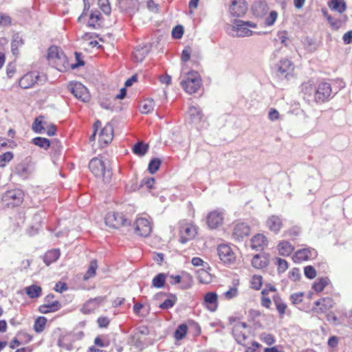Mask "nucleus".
<instances>
[{
    "label": "nucleus",
    "instance_id": "nucleus-1",
    "mask_svg": "<svg viewBox=\"0 0 352 352\" xmlns=\"http://www.w3.org/2000/svg\"><path fill=\"white\" fill-rule=\"evenodd\" d=\"M301 91L304 99L309 100L312 98L316 104H324L330 101L334 96L331 85L324 80L316 83L308 81L302 85Z\"/></svg>",
    "mask_w": 352,
    "mask_h": 352
},
{
    "label": "nucleus",
    "instance_id": "nucleus-2",
    "mask_svg": "<svg viewBox=\"0 0 352 352\" xmlns=\"http://www.w3.org/2000/svg\"><path fill=\"white\" fill-rule=\"evenodd\" d=\"M270 292H274L272 298L275 305L276 311L280 318H283L287 310V305L278 293L277 289L272 285H267L265 288L261 291V305L265 309H270L272 308V300L270 296Z\"/></svg>",
    "mask_w": 352,
    "mask_h": 352
},
{
    "label": "nucleus",
    "instance_id": "nucleus-3",
    "mask_svg": "<svg viewBox=\"0 0 352 352\" xmlns=\"http://www.w3.org/2000/svg\"><path fill=\"white\" fill-rule=\"evenodd\" d=\"M101 122L96 120L93 126L94 131L89 137V141L94 142L96 140V135H98V144L100 147H104L111 142L113 138V128L111 124H107L101 128Z\"/></svg>",
    "mask_w": 352,
    "mask_h": 352
},
{
    "label": "nucleus",
    "instance_id": "nucleus-4",
    "mask_svg": "<svg viewBox=\"0 0 352 352\" xmlns=\"http://www.w3.org/2000/svg\"><path fill=\"white\" fill-rule=\"evenodd\" d=\"M24 192L19 188L6 190L2 194L1 203L3 208H14L19 207L24 201Z\"/></svg>",
    "mask_w": 352,
    "mask_h": 352
},
{
    "label": "nucleus",
    "instance_id": "nucleus-5",
    "mask_svg": "<svg viewBox=\"0 0 352 352\" xmlns=\"http://www.w3.org/2000/svg\"><path fill=\"white\" fill-rule=\"evenodd\" d=\"M47 59L60 72L66 71L69 67L66 56L57 46H51L48 49Z\"/></svg>",
    "mask_w": 352,
    "mask_h": 352
},
{
    "label": "nucleus",
    "instance_id": "nucleus-6",
    "mask_svg": "<svg viewBox=\"0 0 352 352\" xmlns=\"http://www.w3.org/2000/svg\"><path fill=\"white\" fill-rule=\"evenodd\" d=\"M89 168L91 172L98 178L101 179L104 182H108L112 176V173L109 169L103 160L99 157H94L89 164Z\"/></svg>",
    "mask_w": 352,
    "mask_h": 352
},
{
    "label": "nucleus",
    "instance_id": "nucleus-7",
    "mask_svg": "<svg viewBox=\"0 0 352 352\" xmlns=\"http://www.w3.org/2000/svg\"><path fill=\"white\" fill-rule=\"evenodd\" d=\"M201 85V78L199 74L195 71L188 72L186 74L185 78L181 82V86L189 94L197 93Z\"/></svg>",
    "mask_w": 352,
    "mask_h": 352
},
{
    "label": "nucleus",
    "instance_id": "nucleus-8",
    "mask_svg": "<svg viewBox=\"0 0 352 352\" xmlns=\"http://www.w3.org/2000/svg\"><path fill=\"white\" fill-rule=\"evenodd\" d=\"M107 226L112 229H119L130 225V220L122 212L118 210L109 211L104 217Z\"/></svg>",
    "mask_w": 352,
    "mask_h": 352
},
{
    "label": "nucleus",
    "instance_id": "nucleus-9",
    "mask_svg": "<svg viewBox=\"0 0 352 352\" xmlns=\"http://www.w3.org/2000/svg\"><path fill=\"white\" fill-rule=\"evenodd\" d=\"M197 226L192 222L186 220L179 223V241L186 243L195 238L197 234Z\"/></svg>",
    "mask_w": 352,
    "mask_h": 352
},
{
    "label": "nucleus",
    "instance_id": "nucleus-10",
    "mask_svg": "<svg viewBox=\"0 0 352 352\" xmlns=\"http://www.w3.org/2000/svg\"><path fill=\"white\" fill-rule=\"evenodd\" d=\"M32 130L38 133H46L49 136H53L56 133V127L52 123H47L43 116L36 117L32 126Z\"/></svg>",
    "mask_w": 352,
    "mask_h": 352
},
{
    "label": "nucleus",
    "instance_id": "nucleus-11",
    "mask_svg": "<svg viewBox=\"0 0 352 352\" xmlns=\"http://www.w3.org/2000/svg\"><path fill=\"white\" fill-rule=\"evenodd\" d=\"M217 250L218 257L223 264L230 266L235 263L236 256L230 245L224 243L220 244Z\"/></svg>",
    "mask_w": 352,
    "mask_h": 352
},
{
    "label": "nucleus",
    "instance_id": "nucleus-12",
    "mask_svg": "<svg viewBox=\"0 0 352 352\" xmlns=\"http://www.w3.org/2000/svg\"><path fill=\"white\" fill-rule=\"evenodd\" d=\"M62 307L61 303L55 299L54 294H47L44 298V303L38 307V311L43 314H48L58 311Z\"/></svg>",
    "mask_w": 352,
    "mask_h": 352
},
{
    "label": "nucleus",
    "instance_id": "nucleus-13",
    "mask_svg": "<svg viewBox=\"0 0 352 352\" xmlns=\"http://www.w3.org/2000/svg\"><path fill=\"white\" fill-rule=\"evenodd\" d=\"M69 89L76 98L88 102L91 100V95L87 88L78 82H72L69 84Z\"/></svg>",
    "mask_w": 352,
    "mask_h": 352
},
{
    "label": "nucleus",
    "instance_id": "nucleus-14",
    "mask_svg": "<svg viewBox=\"0 0 352 352\" xmlns=\"http://www.w3.org/2000/svg\"><path fill=\"white\" fill-rule=\"evenodd\" d=\"M135 231L138 235L146 237L152 231V224L148 219L137 218L135 221Z\"/></svg>",
    "mask_w": 352,
    "mask_h": 352
},
{
    "label": "nucleus",
    "instance_id": "nucleus-15",
    "mask_svg": "<svg viewBox=\"0 0 352 352\" xmlns=\"http://www.w3.org/2000/svg\"><path fill=\"white\" fill-rule=\"evenodd\" d=\"M223 220V213L220 210H212L206 217V223L210 229H217L222 226Z\"/></svg>",
    "mask_w": 352,
    "mask_h": 352
},
{
    "label": "nucleus",
    "instance_id": "nucleus-16",
    "mask_svg": "<svg viewBox=\"0 0 352 352\" xmlns=\"http://www.w3.org/2000/svg\"><path fill=\"white\" fill-rule=\"evenodd\" d=\"M202 305L211 312L216 311L219 307L218 295L214 292H209L204 294Z\"/></svg>",
    "mask_w": 352,
    "mask_h": 352
},
{
    "label": "nucleus",
    "instance_id": "nucleus-17",
    "mask_svg": "<svg viewBox=\"0 0 352 352\" xmlns=\"http://www.w3.org/2000/svg\"><path fill=\"white\" fill-rule=\"evenodd\" d=\"M229 11L233 16H242L248 11V3L245 0H232Z\"/></svg>",
    "mask_w": 352,
    "mask_h": 352
},
{
    "label": "nucleus",
    "instance_id": "nucleus-18",
    "mask_svg": "<svg viewBox=\"0 0 352 352\" xmlns=\"http://www.w3.org/2000/svg\"><path fill=\"white\" fill-rule=\"evenodd\" d=\"M104 300L105 298L102 296L91 298L83 304L80 311L84 314L94 313Z\"/></svg>",
    "mask_w": 352,
    "mask_h": 352
},
{
    "label": "nucleus",
    "instance_id": "nucleus-19",
    "mask_svg": "<svg viewBox=\"0 0 352 352\" xmlns=\"http://www.w3.org/2000/svg\"><path fill=\"white\" fill-rule=\"evenodd\" d=\"M315 307L314 311L318 314L326 313L331 309L334 305V300L331 297H324L319 299L314 302Z\"/></svg>",
    "mask_w": 352,
    "mask_h": 352
},
{
    "label": "nucleus",
    "instance_id": "nucleus-20",
    "mask_svg": "<svg viewBox=\"0 0 352 352\" xmlns=\"http://www.w3.org/2000/svg\"><path fill=\"white\" fill-rule=\"evenodd\" d=\"M38 79L39 75L37 72H28L19 80V85L22 89H29L32 87Z\"/></svg>",
    "mask_w": 352,
    "mask_h": 352
},
{
    "label": "nucleus",
    "instance_id": "nucleus-21",
    "mask_svg": "<svg viewBox=\"0 0 352 352\" xmlns=\"http://www.w3.org/2000/svg\"><path fill=\"white\" fill-rule=\"evenodd\" d=\"M247 327L248 325L245 322H238L234 326L233 335L237 342L243 344L245 341L247 334L244 330H245Z\"/></svg>",
    "mask_w": 352,
    "mask_h": 352
},
{
    "label": "nucleus",
    "instance_id": "nucleus-22",
    "mask_svg": "<svg viewBox=\"0 0 352 352\" xmlns=\"http://www.w3.org/2000/svg\"><path fill=\"white\" fill-rule=\"evenodd\" d=\"M322 13L325 19L327 20L331 28L333 30H338L344 23L347 21V16H344L343 19H335L332 17L326 9H322Z\"/></svg>",
    "mask_w": 352,
    "mask_h": 352
},
{
    "label": "nucleus",
    "instance_id": "nucleus-23",
    "mask_svg": "<svg viewBox=\"0 0 352 352\" xmlns=\"http://www.w3.org/2000/svg\"><path fill=\"white\" fill-rule=\"evenodd\" d=\"M267 228L274 234H278L283 226V221L280 217L272 215L266 221Z\"/></svg>",
    "mask_w": 352,
    "mask_h": 352
},
{
    "label": "nucleus",
    "instance_id": "nucleus-24",
    "mask_svg": "<svg viewBox=\"0 0 352 352\" xmlns=\"http://www.w3.org/2000/svg\"><path fill=\"white\" fill-rule=\"evenodd\" d=\"M268 243V240L263 234H256L251 239V248L256 250H263Z\"/></svg>",
    "mask_w": 352,
    "mask_h": 352
},
{
    "label": "nucleus",
    "instance_id": "nucleus-25",
    "mask_svg": "<svg viewBox=\"0 0 352 352\" xmlns=\"http://www.w3.org/2000/svg\"><path fill=\"white\" fill-rule=\"evenodd\" d=\"M250 233V227L245 223H241L234 226L232 235L236 240H241L248 236Z\"/></svg>",
    "mask_w": 352,
    "mask_h": 352
},
{
    "label": "nucleus",
    "instance_id": "nucleus-26",
    "mask_svg": "<svg viewBox=\"0 0 352 352\" xmlns=\"http://www.w3.org/2000/svg\"><path fill=\"white\" fill-rule=\"evenodd\" d=\"M314 250L304 248L297 250L293 255L292 259L295 263H302L310 260L313 256Z\"/></svg>",
    "mask_w": 352,
    "mask_h": 352
},
{
    "label": "nucleus",
    "instance_id": "nucleus-27",
    "mask_svg": "<svg viewBox=\"0 0 352 352\" xmlns=\"http://www.w3.org/2000/svg\"><path fill=\"white\" fill-rule=\"evenodd\" d=\"M234 28L235 29L238 36H250L253 33L252 30H250L244 25V21L241 20L234 21Z\"/></svg>",
    "mask_w": 352,
    "mask_h": 352
},
{
    "label": "nucleus",
    "instance_id": "nucleus-28",
    "mask_svg": "<svg viewBox=\"0 0 352 352\" xmlns=\"http://www.w3.org/2000/svg\"><path fill=\"white\" fill-rule=\"evenodd\" d=\"M269 264V258L267 255L261 254H256L252 259V265L254 268L263 269Z\"/></svg>",
    "mask_w": 352,
    "mask_h": 352
},
{
    "label": "nucleus",
    "instance_id": "nucleus-29",
    "mask_svg": "<svg viewBox=\"0 0 352 352\" xmlns=\"http://www.w3.org/2000/svg\"><path fill=\"white\" fill-rule=\"evenodd\" d=\"M277 250L280 255L289 256L294 250V245L287 241H281L277 245Z\"/></svg>",
    "mask_w": 352,
    "mask_h": 352
},
{
    "label": "nucleus",
    "instance_id": "nucleus-30",
    "mask_svg": "<svg viewBox=\"0 0 352 352\" xmlns=\"http://www.w3.org/2000/svg\"><path fill=\"white\" fill-rule=\"evenodd\" d=\"M294 67L288 59H283L280 60L278 65V72L283 76H287L289 73L294 71Z\"/></svg>",
    "mask_w": 352,
    "mask_h": 352
},
{
    "label": "nucleus",
    "instance_id": "nucleus-31",
    "mask_svg": "<svg viewBox=\"0 0 352 352\" xmlns=\"http://www.w3.org/2000/svg\"><path fill=\"white\" fill-rule=\"evenodd\" d=\"M74 339L69 334L60 336L58 340V346L62 349L70 351L73 349Z\"/></svg>",
    "mask_w": 352,
    "mask_h": 352
},
{
    "label": "nucleus",
    "instance_id": "nucleus-32",
    "mask_svg": "<svg viewBox=\"0 0 352 352\" xmlns=\"http://www.w3.org/2000/svg\"><path fill=\"white\" fill-rule=\"evenodd\" d=\"M60 255L59 249H52L48 250L43 256V261L46 265L49 266L52 263L56 261Z\"/></svg>",
    "mask_w": 352,
    "mask_h": 352
},
{
    "label": "nucleus",
    "instance_id": "nucleus-33",
    "mask_svg": "<svg viewBox=\"0 0 352 352\" xmlns=\"http://www.w3.org/2000/svg\"><path fill=\"white\" fill-rule=\"evenodd\" d=\"M329 8L340 14L344 13L346 10V4L344 0H330L328 2Z\"/></svg>",
    "mask_w": 352,
    "mask_h": 352
},
{
    "label": "nucleus",
    "instance_id": "nucleus-34",
    "mask_svg": "<svg viewBox=\"0 0 352 352\" xmlns=\"http://www.w3.org/2000/svg\"><path fill=\"white\" fill-rule=\"evenodd\" d=\"M239 280H236L233 285L230 287L228 291L225 292L222 296L227 300H230L239 295Z\"/></svg>",
    "mask_w": 352,
    "mask_h": 352
},
{
    "label": "nucleus",
    "instance_id": "nucleus-35",
    "mask_svg": "<svg viewBox=\"0 0 352 352\" xmlns=\"http://www.w3.org/2000/svg\"><path fill=\"white\" fill-rule=\"evenodd\" d=\"M47 319L45 316H38L34 320L33 329L36 333H41L46 328Z\"/></svg>",
    "mask_w": 352,
    "mask_h": 352
},
{
    "label": "nucleus",
    "instance_id": "nucleus-36",
    "mask_svg": "<svg viewBox=\"0 0 352 352\" xmlns=\"http://www.w3.org/2000/svg\"><path fill=\"white\" fill-rule=\"evenodd\" d=\"M41 287L36 285H32L25 288V292L30 298H37L42 295Z\"/></svg>",
    "mask_w": 352,
    "mask_h": 352
},
{
    "label": "nucleus",
    "instance_id": "nucleus-37",
    "mask_svg": "<svg viewBox=\"0 0 352 352\" xmlns=\"http://www.w3.org/2000/svg\"><path fill=\"white\" fill-rule=\"evenodd\" d=\"M155 107V102L153 99H145L141 102L139 106L140 111L144 114L152 112Z\"/></svg>",
    "mask_w": 352,
    "mask_h": 352
},
{
    "label": "nucleus",
    "instance_id": "nucleus-38",
    "mask_svg": "<svg viewBox=\"0 0 352 352\" xmlns=\"http://www.w3.org/2000/svg\"><path fill=\"white\" fill-rule=\"evenodd\" d=\"M148 150V145L142 142H138L132 147V151L134 154L138 156H144Z\"/></svg>",
    "mask_w": 352,
    "mask_h": 352
},
{
    "label": "nucleus",
    "instance_id": "nucleus-39",
    "mask_svg": "<svg viewBox=\"0 0 352 352\" xmlns=\"http://www.w3.org/2000/svg\"><path fill=\"white\" fill-rule=\"evenodd\" d=\"M98 269V262L96 259L92 260L89 265V267L83 276V280H87L91 278H93L96 274V270Z\"/></svg>",
    "mask_w": 352,
    "mask_h": 352
},
{
    "label": "nucleus",
    "instance_id": "nucleus-40",
    "mask_svg": "<svg viewBox=\"0 0 352 352\" xmlns=\"http://www.w3.org/2000/svg\"><path fill=\"white\" fill-rule=\"evenodd\" d=\"M197 278L200 283L204 284H208L212 280V275L204 269L197 271Z\"/></svg>",
    "mask_w": 352,
    "mask_h": 352
},
{
    "label": "nucleus",
    "instance_id": "nucleus-41",
    "mask_svg": "<svg viewBox=\"0 0 352 352\" xmlns=\"http://www.w3.org/2000/svg\"><path fill=\"white\" fill-rule=\"evenodd\" d=\"M147 54L146 47L135 48L133 52V59L135 62H142Z\"/></svg>",
    "mask_w": 352,
    "mask_h": 352
},
{
    "label": "nucleus",
    "instance_id": "nucleus-42",
    "mask_svg": "<svg viewBox=\"0 0 352 352\" xmlns=\"http://www.w3.org/2000/svg\"><path fill=\"white\" fill-rule=\"evenodd\" d=\"M188 333V327L186 324H182L178 326L174 333V338L177 340H182Z\"/></svg>",
    "mask_w": 352,
    "mask_h": 352
},
{
    "label": "nucleus",
    "instance_id": "nucleus-43",
    "mask_svg": "<svg viewBox=\"0 0 352 352\" xmlns=\"http://www.w3.org/2000/svg\"><path fill=\"white\" fill-rule=\"evenodd\" d=\"M23 44L24 41L21 37L16 36L13 38L11 43V50L13 55L17 56L19 54V48L23 46Z\"/></svg>",
    "mask_w": 352,
    "mask_h": 352
},
{
    "label": "nucleus",
    "instance_id": "nucleus-44",
    "mask_svg": "<svg viewBox=\"0 0 352 352\" xmlns=\"http://www.w3.org/2000/svg\"><path fill=\"white\" fill-rule=\"evenodd\" d=\"M250 287L254 290H259L263 285V277L261 275H253L250 279Z\"/></svg>",
    "mask_w": 352,
    "mask_h": 352
},
{
    "label": "nucleus",
    "instance_id": "nucleus-45",
    "mask_svg": "<svg viewBox=\"0 0 352 352\" xmlns=\"http://www.w3.org/2000/svg\"><path fill=\"white\" fill-rule=\"evenodd\" d=\"M328 284L329 279L327 278H321L313 284L312 289L316 292H321Z\"/></svg>",
    "mask_w": 352,
    "mask_h": 352
},
{
    "label": "nucleus",
    "instance_id": "nucleus-46",
    "mask_svg": "<svg viewBox=\"0 0 352 352\" xmlns=\"http://www.w3.org/2000/svg\"><path fill=\"white\" fill-rule=\"evenodd\" d=\"M182 282L181 288L183 289H186L190 288L193 283L192 277L188 273L184 272L182 274Z\"/></svg>",
    "mask_w": 352,
    "mask_h": 352
},
{
    "label": "nucleus",
    "instance_id": "nucleus-47",
    "mask_svg": "<svg viewBox=\"0 0 352 352\" xmlns=\"http://www.w3.org/2000/svg\"><path fill=\"white\" fill-rule=\"evenodd\" d=\"M166 281V276L162 274H158L152 280V285L156 288H162L164 287Z\"/></svg>",
    "mask_w": 352,
    "mask_h": 352
},
{
    "label": "nucleus",
    "instance_id": "nucleus-48",
    "mask_svg": "<svg viewBox=\"0 0 352 352\" xmlns=\"http://www.w3.org/2000/svg\"><path fill=\"white\" fill-rule=\"evenodd\" d=\"M100 19V14L98 11L92 12L89 14V19L88 21V25L89 27L96 28L99 25L98 22Z\"/></svg>",
    "mask_w": 352,
    "mask_h": 352
},
{
    "label": "nucleus",
    "instance_id": "nucleus-49",
    "mask_svg": "<svg viewBox=\"0 0 352 352\" xmlns=\"http://www.w3.org/2000/svg\"><path fill=\"white\" fill-rule=\"evenodd\" d=\"M32 142L35 145L45 149L48 148L50 146V140L45 138L36 137L32 140Z\"/></svg>",
    "mask_w": 352,
    "mask_h": 352
},
{
    "label": "nucleus",
    "instance_id": "nucleus-50",
    "mask_svg": "<svg viewBox=\"0 0 352 352\" xmlns=\"http://www.w3.org/2000/svg\"><path fill=\"white\" fill-rule=\"evenodd\" d=\"M161 164H162V162L160 159H158V158L152 159L148 164V170L149 171L150 173L154 174L159 170Z\"/></svg>",
    "mask_w": 352,
    "mask_h": 352
},
{
    "label": "nucleus",
    "instance_id": "nucleus-51",
    "mask_svg": "<svg viewBox=\"0 0 352 352\" xmlns=\"http://www.w3.org/2000/svg\"><path fill=\"white\" fill-rule=\"evenodd\" d=\"M176 302L177 297L175 295H172L170 298L166 299L159 307L162 309H168L173 307Z\"/></svg>",
    "mask_w": 352,
    "mask_h": 352
},
{
    "label": "nucleus",
    "instance_id": "nucleus-52",
    "mask_svg": "<svg viewBox=\"0 0 352 352\" xmlns=\"http://www.w3.org/2000/svg\"><path fill=\"white\" fill-rule=\"evenodd\" d=\"M14 157L12 152L8 151L0 155V167H5Z\"/></svg>",
    "mask_w": 352,
    "mask_h": 352
},
{
    "label": "nucleus",
    "instance_id": "nucleus-53",
    "mask_svg": "<svg viewBox=\"0 0 352 352\" xmlns=\"http://www.w3.org/2000/svg\"><path fill=\"white\" fill-rule=\"evenodd\" d=\"M259 339L267 345H272L275 343V338L274 335L267 333H263L260 335Z\"/></svg>",
    "mask_w": 352,
    "mask_h": 352
},
{
    "label": "nucleus",
    "instance_id": "nucleus-54",
    "mask_svg": "<svg viewBox=\"0 0 352 352\" xmlns=\"http://www.w3.org/2000/svg\"><path fill=\"white\" fill-rule=\"evenodd\" d=\"M276 264L277 265V270L279 273L285 272L289 267L287 261L281 258H278L276 259Z\"/></svg>",
    "mask_w": 352,
    "mask_h": 352
},
{
    "label": "nucleus",
    "instance_id": "nucleus-55",
    "mask_svg": "<svg viewBox=\"0 0 352 352\" xmlns=\"http://www.w3.org/2000/svg\"><path fill=\"white\" fill-rule=\"evenodd\" d=\"M304 296L303 292H296L291 294L289 299L293 305H298L302 302Z\"/></svg>",
    "mask_w": 352,
    "mask_h": 352
},
{
    "label": "nucleus",
    "instance_id": "nucleus-56",
    "mask_svg": "<svg viewBox=\"0 0 352 352\" xmlns=\"http://www.w3.org/2000/svg\"><path fill=\"white\" fill-rule=\"evenodd\" d=\"M184 34V28L182 25H178L173 28L172 30V36L174 38L179 39Z\"/></svg>",
    "mask_w": 352,
    "mask_h": 352
},
{
    "label": "nucleus",
    "instance_id": "nucleus-57",
    "mask_svg": "<svg viewBox=\"0 0 352 352\" xmlns=\"http://www.w3.org/2000/svg\"><path fill=\"white\" fill-rule=\"evenodd\" d=\"M304 273L305 276L309 279L314 278L317 275L316 270L311 265L305 267Z\"/></svg>",
    "mask_w": 352,
    "mask_h": 352
},
{
    "label": "nucleus",
    "instance_id": "nucleus-58",
    "mask_svg": "<svg viewBox=\"0 0 352 352\" xmlns=\"http://www.w3.org/2000/svg\"><path fill=\"white\" fill-rule=\"evenodd\" d=\"M96 322L98 327L101 329L107 328L110 324V319L107 316H100L98 318Z\"/></svg>",
    "mask_w": 352,
    "mask_h": 352
},
{
    "label": "nucleus",
    "instance_id": "nucleus-59",
    "mask_svg": "<svg viewBox=\"0 0 352 352\" xmlns=\"http://www.w3.org/2000/svg\"><path fill=\"white\" fill-rule=\"evenodd\" d=\"M277 36L280 43L287 47L288 45L287 42L289 39L287 32L285 30L279 31L277 34Z\"/></svg>",
    "mask_w": 352,
    "mask_h": 352
},
{
    "label": "nucleus",
    "instance_id": "nucleus-60",
    "mask_svg": "<svg viewBox=\"0 0 352 352\" xmlns=\"http://www.w3.org/2000/svg\"><path fill=\"white\" fill-rule=\"evenodd\" d=\"M278 16V14L276 11L270 12L269 16L265 19V24L268 26L272 25Z\"/></svg>",
    "mask_w": 352,
    "mask_h": 352
},
{
    "label": "nucleus",
    "instance_id": "nucleus-61",
    "mask_svg": "<svg viewBox=\"0 0 352 352\" xmlns=\"http://www.w3.org/2000/svg\"><path fill=\"white\" fill-rule=\"evenodd\" d=\"M94 344L96 346L103 348L108 346L109 343L108 341L104 340L101 336H97L94 339Z\"/></svg>",
    "mask_w": 352,
    "mask_h": 352
},
{
    "label": "nucleus",
    "instance_id": "nucleus-62",
    "mask_svg": "<svg viewBox=\"0 0 352 352\" xmlns=\"http://www.w3.org/2000/svg\"><path fill=\"white\" fill-rule=\"evenodd\" d=\"M16 72V66L12 63H9L6 67V74L8 78H11L14 76Z\"/></svg>",
    "mask_w": 352,
    "mask_h": 352
},
{
    "label": "nucleus",
    "instance_id": "nucleus-63",
    "mask_svg": "<svg viewBox=\"0 0 352 352\" xmlns=\"http://www.w3.org/2000/svg\"><path fill=\"white\" fill-rule=\"evenodd\" d=\"M280 118V114L278 111L275 109H270L269 113H268V118L272 120H277Z\"/></svg>",
    "mask_w": 352,
    "mask_h": 352
},
{
    "label": "nucleus",
    "instance_id": "nucleus-64",
    "mask_svg": "<svg viewBox=\"0 0 352 352\" xmlns=\"http://www.w3.org/2000/svg\"><path fill=\"white\" fill-rule=\"evenodd\" d=\"M343 318L349 324H352V309L343 313Z\"/></svg>",
    "mask_w": 352,
    "mask_h": 352
}]
</instances>
